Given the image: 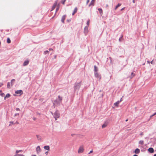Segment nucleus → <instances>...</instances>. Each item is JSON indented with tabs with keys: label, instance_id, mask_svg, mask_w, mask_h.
Here are the masks:
<instances>
[{
	"label": "nucleus",
	"instance_id": "nucleus-35",
	"mask_svg": "<svg viewBox=\"0 0 156 156\" xmlns=\"http://www.w3.org/2000/svg\"><path fill=\"white\" fill-rule=\"evenodd\" d=\"M150 63L151 64H154L155 63L154 62H153V60L152 61H151L150 62Z\"/></svg>",
	"mask_w": 156,
	"mask_h": 156
},
{
	"label": "nucleus",
	"instance_id": "nucleus-12",
	"mask_svg": "<svg viewBox=\"0 0 156 156\" xmlns=\"http://www.w3.org/2000/svg\"><path fill=\"white\" fill-rule=\"evenodd\" d=\"M148 151L151 153H153L154 152V150L153 148L150 147L148 149Z\"/></svg>",
	"mask_w": 156,
	"mask_h": 156
},
{
	"label": "nucleus",
	"instance_id": "nucleus-10",
	"mask_svg": "<svg viewBox=\"0 0 156 156\" xmlns=\"http://www.w3.org/2000/svg\"><path fill=\"white\" fill-rule=\"evenodd\" d=\"M66 17V15H63L62 16V19H61V21L63 23H64V20H65Z\"/></svg>",
	"mask_w": 156,
	"mask_h": 156
},
{
	"label": "nucleus",
	"instance_id": "nucleus-57",
	"mask_svg": "<svg viewBox=\"0 0 156 156\" xmlns=\"http://www.w3.org/2000/svg\"><path fill=\"white\" fill-rule=\"evenodd\" d=\"M56 55L55 56V58L56 57Z\"/></svg>",
	"mask_w": 156,
	"mask_h": 156
},
{
	"label": "nucleus",
	"instance_id": "nucleus-42",
	"mask_svg": "<svg viewBox=\"0 0 156 156\" xmlns=\"http://www.w3.org/2000/svg\"><path fill=\"white\" fill-rule=\"evenodd\" d=\"M89 2V0H87L86 2L87 4Z\"/></svg>",
	"mask_w": 156,
	"mask_h": 156
},
{
	"label": "nucleus",
	"instance_id": "nucleus-54",
	"mask_svg": "<svg viewBox=\"0 0 156 156\" xmlns=\"http://www.w3.org/2000/svg\"><path fill=\"white\" fill-rule=\"evenodd\" d=\"M10 123H13V122H10Z\"/></svg>",
	"mask_w": 156,
	"mask_h": 156
},
{
	"label": "nucleus",
	"instance_id": "nucleus-55",
	"mask_svg": "<svg viewBox=\"0 0 156 156\" xmlns=\"http://www.w3.org/2000/svg\"><path fill=\"white\" fill-rule=\"evenodd\" d=\"M127 121H128V119H126V122H127Z\"/></svg>",
	"mask_w": 156,
	"mask_h": 156
},
{
	"label": "nucleus",
	"instance_id": "nucleus-19",
	"mask_svg": "<svg viewBox=\"0 0 156 156\" xmlns=\"http://www.w3.org/2000/svg\"><path fill=\"white\" fill-rule=\"evenodd\" d=\"M139 144L143 145L144 144V142L143 140H140L139 142Z\"/></svg>",
	"mask_w": 156,
	"mask_h": 156
},
{
	"label": "nucleus",
	"instance_id": "nucleus-58",
	"mask_svg": "<svg viewBox=\"0 0 156 156\" xmlns=\"http://www.w3.org/2000/svg\"><path fill=\"white\" fill-rule=\"evenodd\" d=\"M155 49H156V47H155Z\"/></svg>",
	"mask_w": 156,
	"mask_h": 156
},
{
	"label": "nucleus",
	"instance_id": "nucleus-26",
	"mask_svg": "<svg viewBox=\"0 0 156 156\" xmlns=\"http://www.w3.org/2000/svg\"><path fill=\"white\" fill-rule=\"evenodd\" d=\"M36 136L38 140H41V136H40L37 135H36Z\"/></svg>",
	"mask_w": 156,
	"mask_h": 156
},
{
	"label": "nucleus",
	"instance_id": "nucleus-36",
	"mask_svg": "<svg viewBox=\"0 0 156 156\" xmlns=\"http://www.w3.org/2000/svg\"><path fill=\"white\" fill-rule=\"evenodd\" d=\"M156 115V112L155 113H154V114H153L152 115H151L150 117H151L155 115Z\"/></svg>",
	"mask_w": 156,
	"mask_h": 156
},
{
	"label": "nucleus",
	"instance_id": "nucleus-38",
	"mask_svg": "<svg viewBox=\"0 0 156 156\" xmlns=\"http://www.w3.org/2000/svg\"><path fill=\"white\" fill-rule=\"evenodd\" d=\"M19 115V114L18 113H16L15 114V116H18V115Z\"/></svg>",
	"mask_w": 156,
	"mask_h": 156
},
{
	"label": "nucleus",
	"instance_id": "nucleus-25",
	"mask_svg": "<svg viewBox=\"0 0 156 156\" xmlns=\"http://www.w3.org/2000/svg\"><path fill=\"white\" fill-rule=\"evenodd\" d=\"M98 10L99 11V12L101 14V13H102V10L101 9V8H98Z\"/></svg>",
	"mask_w": 156,
	"mask_h": 156
},
{
	"label": "nucleus",
	"instance_id": "nucleus-40",
	"mask_svg": "<svg viewBox=\"0 0 156 156\" xmlns=\"http://www.w3.org/2000/svg\"><path fill=\"white\" fill-rule=\"evenodd\" d=\"M3 85V84L2 83H0V87H1Z\"/></svg>",
	"mask_w": 156,
	"mask_h": 156
},
{
	"label": "nucleus",
	"instance_id": "nucleus-49",
	"mask_svg": "<svg viewBox=\"0 0 156 156\" xmlns=\"http://www.w3.org/2000/svg\"><path fill=\"white\" fill-rule=\"evenodd\" d=\"M133 156H138L136 154H134L133 155Z\"/></svg>",
	"mask_w": 156,
	"mask_h": 156
},
{
	"label": "nucleus",
	"instance_id": "nucleus-3",
	"mask_svg": "<svg viewBox=\"0 0 156 156\" xmlns=\"http://www.w3.org/2000/svg\"><path fill=\"white\" fill-rule=\"evenodd\" d=\"M61 102V101H60L58 99H56L53 102V105H54L55 104H56L58 105H60Z\"/></svg>",
	"mask_w": 156,
	"mask_h": 156
},
{
	"label": "nucleus",
	"instance_id": "nucleus-45",
	"mask_svg": "<svg viewBox=\"0 0 156 156\" xmlns=\"http://www.w3.org/2000/svg\"><path fill=\"white\" fill-rule=\"evenodd\" d=\"M143 133H141L140 134V135H141V136H142V135H143Z\"/></svg>",
	"mask_w": 156,
	"mask_h": 156
},
{
	"label": "nucleus",
	"instance_id": "nucleus-29",
	"mask_svg": "<svg viewBox=\"0 0 156 156\" xmlns=\"http://www.w3.org/2000/svg\"><path fill=\"white\" fill-rule=\"evenodd\" d=\"M122 37H123V35L122 34H121V36L119 38V42H121V39H122Z\"/></svg>",
	"mask_w": 156,
	"mask_h": 156
},
{
	"label": "nucleus",
	"instance_id": "nucleus-14",
	"mask_svg": "<svg viewBox=\"0 0 156 156\" xmlns=\"http://www.w3.org/2000/svg\"><path fill=\"white\" fill-rule=\"evenodd\" d=\"M44 149L46 150H47L48 151H49L50 150V147L48 145H47V146H45L44 147Z\"/></svg>",
	"mask_w": 156,
	"mask_h": 156
},
{
	"label": "nucleus",
	"instance_id": "nucleus-44",
	"mask_svg": "<svg viewBox=\"0 0 156 156\" xmlns=\"http://www.w3.org/2000/svg\"><path fill=\"white\" fill-rule=\"evenodd\" d=\"M48 153V151H46L45 152V154H47Z\"/></svg>",
	"mask_w": 156,
	"mask_h": 156
},
{
	"label": "nucleus",
	"instance_id": "nucleus-15",
	"mask_svg": "<svg viewBox=\"0 0 156 156\" xmlns=\"http://www.w3.org/2000/svg\"><path fill=\"white\" fill-rule=\"evenodd\" d=\"M15 80L14 79H12V80H11V86H12L13 85L14 83H15Z\"/></svg>",
	"mask_w": 156,
	"mask_h": 156
},
{
	"label": "nucleus",
	"instance_id": "nucleus-46",
	"mask_svg": "<svg viewBox=\"0 0 156 156\" xmlns=\"http://www.w3.org/2000/svg\"><path fill=\"white\" fill-rule=\"evenodd\" d=\"M147 62L148 63H150V62H149V61H147Z\"/></svg>",
	"mask_w": 156,
	"mask_h": 156
},
{
	"label": "nucleus",
	"instance_id": "nucleus-1",
	"mask_svg": "<svg viewBox=\"0 0 156 156\" xmlns=\"http://www.w3.org/2000/svg\"><path fill=\"white\" fill-rule=\"evenodd\" d=\"M51 114L53 115V116L55 119V120H56L57 119L59 118L60 114L59 111L58 110L55 111V112L53 113L51 112Z\"/></svg>",
	"mask_w": 156,
	"mask_h": 156
},
{
	"label": "nucleus",
	"instance_id": "nucleus-22",
	"mask_svg": "<svg viewBox=\"0 0 156 156\" xmlns=\"http://www.w3.org/2000/svg\"><path fill=\"white\" fill-rule=\"evenodd\" d=\"M121 5V4H120V3H119L115 7V10H116V9H117L118 7H119V6H120V5Z\"/></svg>",
	"mask_w": 156,
	"mask_h": 156
},
{
	"label": "nucleus",
	"instance_id": "nucleus-56",
	"mask_svg": "<svg viewBox=\"0 0 156 156\" xmlns=\"http://www.w3.org/2000/svg\"><path fill=\"white\" fill-rule=\"evenodd\" d=\"M154 156H156V154H154Z\"/></svg>",
	"mask_w": 156,
	"mask_h": 156
},
{
	"label": "nucleus",
	"instance_id": "nucleus-47",
	"mask_svg": "<svg viewBox=\"0 0 156 156\" xmlns=\"http://www.w3.org/2000/svg\"><path fill=\"white\" fill-rule=\"evenodd\" d=\"M49 50L50 51H51V50H52V48H49Z\"/></svg>",
	"mask_w": 156,
	"mask_h": 156
},
{
	"label": "nucleus",
	"instance_id": "nucleus-48",
	"mask_svg": "<svg viewBox=\"0 0 156 156\" xmlns=\"http://www.w3.org/2000/svg\"><path fill=\"white\" fill-rule=\"evenodd\" d=\"M124 8H122V9H121V11L123 9H124Z\"/></svg>",
	"mask_w": 156,
	"mask_h": 156
},
{
	"label": "nucleus",
	"instance_id": "nucleus-34",
	"mask_svg": "<svg viewBox=\"0 0 156 156\" xmlns=\"http://www.w3.org/2000/svg\"><path fill=\"white\" fill-rule=\"evenodd\" d=\"M14 156H24V155L21 154H16Z\"/></svg>",
	"mask_w": 156,
	"mask_h": 156
},
{
	"label": "nucleus",
	"instance_id": "nucleus-37",
	"mask_svg": "<svg viewBox=\"0 0 156 156\" xmlns=\"http://www.w3.org/2000/svg\"><path fill=\"white\" fill-rule=\"evenodd\" d=\"M89 23H90V20H89L88 21H87V25H88L89 24Z\"/></svg>",
	"mask_w": 156,
	"mask_h": 156
},
{
	"label": "nucleus",
	"instance_id": "nucleus-33",
	"mask_svg": "<svg viewBox=\"0 0 156 156\" xmlns=\"http://www.w3.org/2000/svg\"><path fill=\"white\" fill-rule=\"evenodd\" d=\"M107 124H104L102 126V128H104L105 127L107 126Z\"/></svg>",
	"mask_w": 156,
	"mask_h": 156
},
{
	"label": "nucleus",
	"instance_id": "nucleus-18",
	"mask_svg": "<svg viewBox=\"0 0 156 156\" xmlns=\"http://www.w3.org/2000/svg\"><path fill=\"white\" fill-rule=\"evenodd\" d=\"M94 75L96 77L98 78L99 77V74L97 73L96 72L94 73Z\"/></svg>",
	"mask_w": 156,
	"mask_h": 156
},
{
	"label": "nucleus",
	"instance_id": "nucleus-24",
	"mask_svg": "<svg viewBox=\"0 0 156 156\" xmlns=\"http://www.w3.org/2000/svg\"><path fill=\"white\" fill-rule=\"evenodd\" d=\"M94 5V2H93L92 1H92L90 3V4H89V6H90L91 5H93V6Z\"/></svg>",
	"mask_w": 156,
	"mask_h": 156
},
{
	"label": "nucleus",
	"instance_id": "nucleus-31",
	"mask_svg": "<svg viewBox=\"0 0 156 156\" xmlns=\"http://www.w3.org/2000/svg\"><path fill=\"white\" fill-rule=\"evenodd\" d=\"M49 53V51H48V50L45 51H44V54H48Z\"/></svg>",
	"mask_w": 156,
	"mask_h": 156
},
{
	"label": "nucleus",
	"instance_id": "nucleus-43",
	"mask_svg": "<svg viewBox=\"0 0 156 156\" xmlns=\"http://www.w3.org/2000/svg\"><path fill=\"white\" fill-rule=\"evenodd\" d=\"M93 152V151L92 150H91V151L89 153V154H90V153H91Z\"/></svg>",
	"mask_w": 156,
	"mask_h": 156
},
{
	"label": "nucleus",
	"instance_id": "nucleus-9",
	"mask_svg": "<svg viewBox=\"0 0 156 156\" xmlns=\"http://www.w3.org/2000/svg\"><path fill=\"white\" fill-rule=\"evenodd\" d=\"M122 98H121L120 99V101H117L115 103H114V105H115V106H117L119 104V103L122 101Z\"/></svg>",
	"mask_w": 156,
	"mask_h": 156
},
{
	"label": "nucleus",
	"instance_id": "nucleus-27",
	"mask_svg": "<svg viewBox=\"0 0 156 156\" xmlns=\"http://www.w3.org/2000/svg\"><path fill=\"white\" fill-rule=\"evenodd\" d=\"M7 42L8 43H10V42H11V40H10V39L9 38H7Z\"/></svg>",
	"mask_w": 156,
	"mask_h": 156
},
{
	"label": "nucleus",
	"instance_id": "nucleus-16",
	"mask_svg": "<svg viewBox=\"0 0 156 156\" xmlns=\"http://www.w3.org/2000/svg\"><path fill=\"white\" fill-rule=\"evenodd\" d=\"M11 96V95L10 94L8 93L4 97V99L5 100L6 98H9Z\"/></svg>",
	"mask_w": 156,
	"mask_h": 156
},
{
	"label": "nucleus",
	"instance_id": "nucleus-52",
	"mask_svg": "<svg viewBox=\"0 0 156 156\" xmlns=\"http://www.w3.org/2000/svg\"><path fill=\"white\" fill-rule=\"evenodd\" d=\"M31 156H36L35 155H32Z\"/></svg>",
	"mask_w": 156,
	"mask_h": 156
},
{
	"label": "nucleus",
	"instance_id": "nucleus-13",
	"mask_svg": "<svg viewBox=\"0 0 156 156\" xmlns=\"http://www.w3.org/2000/svg\"><path fill=\"white\" fill-rule=\"evenodd\" d=\"M140 152V150L138 148H136L134 152L136 154H138Z\"/></svg>",
	"mask_w": 156,
	"mask_h": 156
},
{
	"label": "nucleus",
	"instance_id": "nucleus-32",
	"mask_svg": "<svg viewBox=\"0 0 156 156\" xmlns=\"http://www.w3.org/2000/svg\"><path fill=\"white\" fill-rule=\"evenodd\" d=\"M66 0H62L61 1V3L63 4H64L65 2H66Z\"/></svg>",
	"mask_w": 156,
	"mask_h": 156
},
{
	"label": "nucleus",
	"instance_id": "nucleus-59",
	"mask_svg": "<svg viewBox=\"0 0 156 156\" xmlns=\"http://www.w3.org/2000/svg\"><path fill=\"white\" fill-rule=\"evenodd\" d=\"M92 0V1H93V0Z\"/></svg>",
	"mask_w": 156,
	"mask_h": 156
},
{
	"label": "nucleus",
	"instance_id": "nucleus-4",
	"mask_svg": "<svg viewBox=\"0 0 156 156\" xmlns=\"http://www.w3.org/2000/svg\"><path fill=\"white\" fill-rule=\"evenodd\" d=\"M15 93L17 94H20L21 95L23 94V91L22 90H17L15 91Z\"/></svg>",
	"mask_w": 156,
	"mask_h": 156
},
{
	"label": "nucleus",
	"instance_id": "nucleus-50",
	"mask_svg": "<svg viewBox=\"0 0 156 156\" xmlns=\"http://www.w3.org/2000/svg\"><path fill=\"white\" fill-rule=\"evenodd\" d=\"M70 21V20H67V21L68 22H69V21Z\"/></svg>",
	"mask_w": 156,
	"mask_h": 156
},
{
	"label": "nucleus",
	"instance_id": "nucleus-21",
	"mask_svg": "<svg viewBox=\"0 0 156 156\" xmlns=\"http://www.w3.org/2000/svg\"><path fill=\"white\" fill-rule=\"evenodd\" d=\"M0 95L2 97H3L4 96L5 94L2 92V90H0Z\"/></svg>",
	"mask_w": 156,
	"mask_h": 156
},
{
	"label": "nucleus",
	"instance_id": "nucleus-51",
	"mask_svg": "<svg viewBox=\"0 0 156 156\" xmlns=\"http://www.w3.org/2000/svg\"><path fill=\"white\" fill-rule=\"evenodd\" d=\"M133 3H134V2H135L134 0H133Z\"/></svg>",
	"mask_w": 156,
	"mask_h": 156
},
{
	"label": "nucleus",
	"instance_id": "nucleus-6",
	"mask_svg": "<svg viewBox=\"0 0 156 156\" xmlns=\"http://www.w3.org/2000/svg\"><path fill=\"white\" fill-rule=\"evenodd\" d=\"M36 151L37 154H39L41 151L40 146H38L36 148Z\"/></svg>",
	"mask_w": 156,
	"mask_h": 156
},
{
	"label": "nucleus",
	"instance_id": "nucleus-7",
	"mask_svg": "<svg viewBox=\"0 0 156 156\" xmlns=\"http://www.w3.org/2000/svg\"><path fill=\"white\" fill-rule=\"evenodd\" d=\"M88 27L86 26L84 28V33L85 34H86L88 33Z\"/></svg>",
	"mask_w": 156,
	"mask_h": 156
},
{
	"label": "nucleus",
	"instance_id": "nucleus-20",
	"mask_svg": "<svg viewBox=\"0 0 156 156\" xmlns=\"http://www.w3.org/2000/svg\"><path fill=\"white\" fill-rule=\"evenodd\" d=\"M58 100L59 101H60L62 102V97H60V96H58Z\"/></svg>",
	"mask_w": 156,
	"mask_h": 156
},
{
	"label": "nucleus",
	"instance_id": "nucleus-8",
	"mask_svg": "<svg viewBox=\"0 0 156 156\" xmlns=\"http://www.w3.org/2000/svg\"><path fill=\"white\" fill-rule=\"evenodd\" d=\"M83 150H84V149H83V147L82 146H81L80 147V148L78 150V153H80L83 152Z\"/></svg>",
	"mask_w": 156,
	"mask_h": 156
},
{
	"label": "nucleus",
	"instance_id": "nucleus-23",
	"mask_svg": "<svg viewBox=\"0 0 156 156\" xmlns=\"http://www.w3.org/2000/svg\"><path fill=\"white\" fill-rule=\"evenodd\" d=\"M94 71L95 72L98 71V68L96 66H94Z\"/></svg>",
	"mask_w": 156,
	"mask_h": 156
},
{
	"label": "nucleus",
	"instance_id": "nucleus-39",
	"mask_svg": "<svg viewBox=\"0 0 156 156\" xmlns=\"http://www.w3.org/2000/svg\"><path fill=\"white\" fill-rule=\"evenodd\" d=\"M16 110L17 111H20V109L19 108H16Z\"/></svg>",
	"mask_w": 156,
	"mask_h": 156
},
{
	"label": "nucleus",
	"instance_id": "nucleus-2",
	"mask_svg": "<svg viewBox=\"0 0 156 156\" xmlns=\"http://www.w3.org/2000/svg\"><path fill=\"white\" fill-rule=\"evenodd\" d=\"M81 86V82L79 83H75L74 87V90L76 91H78Z\"/></svg>",
	"mask_w": 156,
	"mask_h": 156
},
{
	"label": "nucleus",
	"instance_id": "nucleus-53",
	"mask_svg": "<svg viewBox=\"0 0 156 156\" xmlns=\"http://www.w3.org/2000/svg\"><path fill=\"white\" fill-rule=\"evenodd\" d=\"M133 75V73H131V75Z\"/></svg>",
	"mask_w": 156,
	"mask_h": 156
},
{
	"label": "nucleus",
	"instance_id": "nucleus-11",
	"mask_svg": "<svg viewBox=\"0 0 156 156\" xmlns=\"http://www.w3.org/2000/svg\"><path fill=\"white\" fill-rule=\"evenodd\" d=\"M29 61L28 60L25 61L23 63V66H24L27 65L29 64Z\"/></svg>",
	"mask_w": 156,
	"mask_h": 156
},
{
	"label": "nucleus",
	"instance_id": "nucleus-30",
	"mask_svg": "<svg viewBox=\"0 0 156 156\" xmlns=\"http://www.w3.org/2000/svg\"><path fill=\"white\" fill-rule=\"evenodd\" d=\"M22 150H16V154H17L20 152H22Z\"/></svg>",
	"mask_w": 156,
	"mask_h": 156
},
{
	"label": "nucleus",
	"instance_id": "nucleus-28",
	"mask_svg": "<svg viewBox=\"0 0 156 156\" xmlns=\"http://www.w3.org/2000/svg\"><path fill=\"white\" fill-rule=\"evenodd\" d=\"M7 87L8 88H10V83H9V82H8L7 83Z\"/></svg>",
	"mask_w": 156,
	"mask_h": 156
},
{
	"label": "nucleus",
	"instance_id": "nucleus-5",
	"mask_svg": "<svg viewBox=\"0 0 156 156\" xmlns=\"http://www.w3.org/2000/svg\"><path fill=\"white\" fill-rule=\"evenodd\" d=\"M57 2H58L57 0L55 2V3H54V4L52 6V7L51 11L53 10L55 8L57 5Z\"/></svg>",
	"mask_w": 156,
	"mask_h": 156
},
{
	"label": "nucleus",
	"instance_id": "nucleus-41",
	"mask_svg": "<svg viewBox=\"0 0 156 156\" xmlns=\"http://www.w3.org/2000/svg\"><path fill=\"white\" fill-rule=\"evenodd\" d=\"M58 9H59V8L58 7L56 9V12L58 10Z\"/></svg>",
	"mask_w": 156,
	"mask_h": 156
},
{
	"label": "nucleus",
	"instance_id": "nucleus-17",
	"mask_svg": "<svg viewBox=\"0 0 156 156\" xmlns=\"http://www.w3.org/2000/svg\"><path fill=\"white\" fill-rule=\"evenodd\" d=\"M77 7L75 8L74 9V10L73 12V13H72L73 15H74L75 13L77 12Z\"/></svg>",
	"mask_w": 156,
	"mask_h": 156
}]
</instances>
